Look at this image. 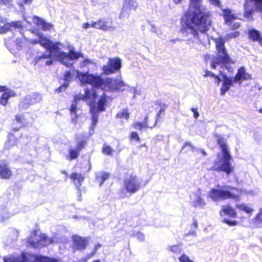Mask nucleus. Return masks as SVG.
I'll use <instances>...</instances> for the list:
<instances>
[{
	"mask_svg": "<svg viewBox=\"0 0 262 262\" xmlns=\"http://www.w3.org/2000/svg\"><path fill=\"white\" fill-rule=\"evenodd\" d=\"M191 4L195 10L189 11L185 14V18L182 20L181 32L188 37V40L193 42L199 39V31L205 33L211 25L210 14L202 11L199 8L200 0H190Z\"/></svg>",
	"mask_w": 262,
	"mask_h": 262,
	"instance_id": "nucleus-1",
	"label": "nucleus"
},
{
	"mask_svg": "<svg viewBox=\"0 0 262 262\" xmlns=\"http://www.w3.org/2000/svg\"><path fill=\"white\" fill-rule=\"evenodd\" d=\"M77 77L81 84H90L94 88H100L105 91L113 92L125 85L124 82L122 80L111 77L103 78L99 75L90 74L88 72H78Z\"/></svg>",
	"mask_w": 262,
	"mask_h": 262,
	"instance_id": "nucleus-2",
	"label": "nucleus"
},
{
	"mask_svg": "<svg viewBox=\"0 0 262 262\" xmlns=\"http://www.w3.org/2000/svg\"><path fill=\"white\" fill-rule=\"evenodd\" d=\"M217 143L220 147L221 152L217 154L212 168L216 171L224 172L229 175L233 170V167L231 163V155L226 142L223 138L218 137Z\"/></svg>",
	"mask_w": 262,
	"mask_h": 262,
	"instance_id": "nucleus-3",
	"label": "nucleus"
},
{
	"mask_svg": "<svg viewBox=\"0 0 262 262\" xmlns=\"http://www.w3.org/2000/svg\"><path fill=\"white\" fill-rule=\"evenodd\" d=\"M39 44L48 52L38 53L32 60V63L34 65H36L42 59H49L45 61V64L47 66L52 64L54 59H55L58 50H60L59 47L60 43L53 42L46 37L39 36Z\"/></svg>",
	"mask_w": 262,
	"mask_h": 262,
	"instance_id": "nucleus-4",
	"label": "nucleus"
},
{
	"mask_svg": "<svg viewBox=\"0 0 262 262\" xmlns=\"http://www.w3.org/2000/svg\"><path fill=\"white\" fill-rule=\"evenodd\" d=\"M208 197L213 201L232 199L236 201L239 200L238 189L231 186L217 185L216 188H212L208 193Z\"/></svg>",
	"mask_w": 262,
	"mask_h": 262,
	"instance_id": "nucleus-5",
	"label": "nucleus"
},
{
	"mask_svg": "<svg viewBox=\"0 0 262 262\" xmlns=\"http://www.w3.org/2000/svg\"><path fill=\"white\" fill-rule=\"evenodd\" d=\"M17 31L21 35V37L17 38L15 42L17 49L19 50L27 48L29 44V40L24 36V28L21 21H13L11 23H5L0 17V33H5L8 30Z\"/></svg>",
	"mask_w": 262,
	"mask_h": 262,
	"instance_id": "nucleus-6",
	"label": "nucleus"
},
{
	"mask_svg": "<svg viewBox=\"0 0 262 262\" xmlns=\"http://www.w3.org/2000/svg\"><path fill=\"white\" fill-rule=\"evenodd\" d=\"M215 42L217 53L216 56L212 60L211 68L215 69L217 66L222 65L225 66L228 71H230V69L232 68L229 66H227L226 64L230 63L231 59L225 48V40L220 37L215 39Z\"/></svg>",
	"mask_w": 262,
	"mask_h": 262,
	"instance_id": "nucleus-7",
	"label": "nucleus"
},
{
	"mask_svg": "<svg viewBox=\"0 0 262 262\" xmlns=\"http://www.w3.org/2000/svg\"><path fill=\"white\" fill-rule=\"evenodd\" d=\"M148 182V181H146L143 185L141 179L136 174H126L123 181V185L126 192L133 194L137 192Z\"/></svg>",
	"mask_w": 262,
	"mask_h": 262,
	"instance_id": "nucleus-8",
	"label": "nucleus"
},
{
	"mask_svg": "<svg viewBox=\"0 0 262 262\" xmlns=\"http://www.w3.org/2000/svg\"><path fill=\"white\" fill-rule=\"evenodd\" d=\"M96 88H94L93 87L92 90L86 89L85 91L84 96L83 95H76L74 97V100L72 102V103L71 105L70 108V112L71 116V122L73 124L77 123V118L78 117L77 115V105L78 104V101L84 98V97L86 98L90 99L91 102L92 101H95L97 95V92L96 91Z\"/></svg>",
	"mask_w": 262,
	"mask_h": 262,
	"instance_id": "nucleus-9",
	"label": "nucleus"
},
{
	"mask_svg": "<svg viewBox=\"0 0 262 262\" xmlns=\"http://www.w3.org/2000/svg\"><path fill=\"white\" fill-rule=\"evenodd\" d=\"M76 146L71 147L69 149V154L66 156V159L71 161L76 159L79 156L80 151L82 150L87 144V137L84 134L76 135Z\"/></svg>",
	"mask_w": 262,
	"mask_h": 262,
	"instance_id": "nucleus-10",
	"label": "nucleus"
},
{
	"mask_svg": "<svg viewBox=\"0 0 262 262\" xmlns=\"http://www.w3.org/2000/svg\"><path fill=\"white\" fill-rule=\"evenodd\" d=\"M28 242L32 247L40 248L51 244L57 243V240L54 237L49 238L45 234L38 236L36 233H34L28 238Z\"/></svg>",
	"mask_w": 262,
	"mask_h": 262,
	"instance_id": "nucleus-11",
	"label": "nucleus"
},
{
	"mask_svg": "<svg viewBox=\"0 0 262 262\" xmlns=\"http://www.w3.org/2000/svg\"><path fill=\"white\" fill-rule=\"evenodd\" d=\"M122 67L121 60L120 58H109L106 64L103 65L102 69L103 73L106 75L115 74L120 71Z\"/></svg>",
	"mask_w": 262,
	"mask_h": 262,
	"instance_id": "nucleus-12",
	"label": "nucleus"
},
{
	"mask_svg": "<svg viewBox=\"0 0 262 262\" xmlns=\"http://www.w3.org/2000/svg\"><path fill=\"white\" fill-rule=\"evenodd\" d=\"M190 204L195 208L203 209L205 208L207 203L203 198L202 191L198 189L190 195Z\"/></svg>",
	"mask_w": 262,
	"mask_h": 262,
	"instance_id": "nucleus-13",
	"label": "nucleus"
},
{
	"mask_svg": "<svg viewBox=\"0 0 262 262\" xmlns=\"http://www.w3.org/2000/svg\"><path fill=\"white\" fill-rule=\"evenodd\" d=\"M42 100L40 94L38 93H32L26 96L19 103V107L20 109L26 110L30 105L39 102Z\"/></svg>",
	"mask_w": 262,
	"mask_h": 262,
	"instance_id": "nucleus-14",
	"label": "nucleus"
},
{
	"mask_svg": "<svg viewBox=\"0 0 262 262\" xmlns=\"http://www.w3.org/2000/svg\"><path fill=\"white\" fill-rule=\"evenodd\" d=\"M37 255L23 252L19 256L4 257V262H34Z\"/></svg>",
	"mask_w": 262,
	"mask_h": 262,
	"instance_id": "nucleus-15",
	"label": "nucleus"
},
{
	"mask_svg": "<svg viewBox=\"0 0 262 262\" xmlns=\"http://www.w3.org/2000/svg\"><path fill=\"white\" fill-rule=\"evenodd\" d=\"M72 249L74 251H82L84 250L88 243L86 237H82L77 235L72 236Z\"/></svg>",
	"mask_w": 262,
	"mask_h": 262,
	"instance_id": "nucleus-16",
	"label": "nucleus"
},
{
	"mask_svg": "<svg viewBox=\"0 0 262 262\" xmlns=\"http://www.w3.org/2000/svg\"><path fill=\"white\" fill-rule=\"evenodd\" d=\"M220 73L222 77L223 83L222 86L220 89L221 95H224L227 92H228L230 88L233 85L234 82V78L229 77L226 74H225L222 71H220Z\"/></svg>",
	"mask_w": 262,
	"mask_h": 262,
	"instance_id": "nucleus-17",
	"label": "nucleus"
},
{
	"mask_svg": "<svg viewBox=\"0 0 262 262\" xmlns=\"http://www.w3.org/2000/svg\"><path fill=\"white\" fill-rule=\"evenodd\" d=\"M83 56V55L82 53L75 52L74 49H70L69 53L63 51H60V50H59L55 59L69 58L71 60H74L78 59L79 57Z\"/></svg>",
	"mask_w": 262,
	"mask_h": 262,
	"instance_id": "nucleus-18",
	"label": "nucleus"
},
{
	"mask_svg": "<svg viewBox=\"0 0 262 262\" xmlns=\"http://www.w3.org/2000/svg\"><path fill=\"white\" fill-rule=\"evenodd\" d=\"M234 82L241 84L243 81L251 78L250 75L247 73L244 67H242L238 69L237 72L233 77Z\"/></svg>",
	"mask_w": 262,
	"mask_h": 262,
	"instance_id": "nucleus-19",
	"label": "nucleus"
},
{
	"mask_svg": "<svg viewBox=\"0 0 262 262\" xmlns=\"http://www.w3.org/2000/svg\"><path fill=\"white\" fill-rule=\"evenodd\" d=\"M106 103V95L105 94H103L100 99H99L98 102L96 103L95 101H92L90 102L89 105L91 109V107L95 106V108L97 111V112H100L105 111V105Z\"/></svg>",
	"mask_w": 262,
	"mask_h": 262,
	"instance_id": "nucleus-20",
	"label": "nucleus"
},
{
	"mask_svg": "<svg viewBox=\"0 0 262 262\" xmlns=\"http://www.w3.org/2000/svg\"><path fill=\"white\" fill-rule=\"evenodd\" d=\"M92 27L103 31H109L113 28L106 19L104 18L99 19L97 21H92Z\"/></svg>",
	"mask_w": 262,
	"mask_h": 262,
	"instance_id": "nucleus-21",
	"label": "nucleus"
},
{
	"mask_svg": "<svg viewBox=\"0 0 262 262\" xmlns=\"http://www.w3.org/2000/svg\"><path fill=\"white\" fill-rule=\"evenodd\" d=\"M7 91L8 89L6 86L0 85V92H4L0 97V103L4 106H6L9 99L15 95L14 92L11 91L7 92Z\"/></svg>",
	"mask_w": 262,
	"mask_h": 262,
	"instance_id": "nucleus-22",
	"label": "nucleus"
},
{
	"mask_svg": "<svg viewBox=\"0 0 262 262\" xmlns=\"http://www.w3.org/2000/svg\"><path fill=\"white\" fill-rule=\"evenodd\" d=\"M12 174L11 170L6 161H0V177L4 179H8Z\"/></svg>",
	"mask_w": 262,
	"mask_h": 262,
	"instance_id": "nucleus-23",
	"label": "nucleus"
},
{
	"mask_svg": "<svg viewBox=\"0 0 262 262\" xmlns=\"http://www.w3.org/2000/svg\"><path fill=\"white\" fill-rule=\"evenodd\" d=\"M157 124V120L154 122L152 125H150L148 122V116L146 115L144 119L143 122H136L133 124L134 128L136 129L142 130V129L146 128H150L155 127Z\"/></svg>",
	"mask_w": 262,
	"mask_h": 262,
	"instance_id": "nucleus-24",
	"label": "nucleus"
},
{
	"mask_svg": "<svg viewBox=\"0 0 262 262\" xmlns=\"http://www.w3.org/2000/svg\"><path fill=\"white\" fill-rule=\"evenodd\" d=\"M95 176L96 182L99 183V186H101L110 177L108 173L102 171L95 172Z\"/></svg>",
	"mask_w": 262,
	"mask_h": 262,
	"instance_id": "nucleus-25",
	"label": "nucleus"
},
{
	"mask_svg": "<svg viewBox=\"0 0 262 262\" xmlns=\"http://www.w3.org/2000/svg\"><path fill=\"white\" fill-rule=\"evenodd\" d=\"M70 179L74 182L76 187L78 189H79L83 181L84 178L81 174L73 172L71 173L70 176Z\"/></svg>",
	"mask_w": 262,
	"mask_h": 262,
	"instance_id": "nucleus-26",
	"label": "nucleus"
},
{
	"mask_svg": "<svg viewBox=\"0 0 262 262\" xmlns=\"http://www.w3.org/2000/svg\"><path fill=\"white\" fill-rule=\"evenodd\" d=\"M248 36L250 39L253 41H262V37L259 31L255 29H251L248 31Z\"/></svg>",
	"mask_w": 262,
	"mask_h": 262,
	"instance_id": "nucleus-27",
	"label": "nucleus"
},
{
	"mask_svg": "<svg viewBox=\"0 0 262 262\" xmlns=\"http://www.w3.org/2000/svg\"><path fill=\"white\" fill-rule=\"evenodd\" d=\"M97 111L95 108V106L91 107V109L90 108V112L92 115V125L91 126L90 130L94 131V129L96 126L97 123H98V113L99 112H97Z\"/></svg>",
	"mask_w": 262,
	"mask_h": 262,
	"instance_id": "nucleus-28",
	"label": "nucleus"
},
{
	"mask_svg": "<svg viewBox=\"0 0 262 262\" xmlns=\"http://www.w3.org/2000/svg\"><path fill=\"white\" fill-rule=\"evenodd\" d=\"M220 215L223 216L224 215H227L231 217H235L236 212L235 210L229 206H224L222 207L220 211Z\"/></svg>",
	"mask_w": 262,
	"mask_h": 262,
	"instance_id": "nucleus-29",
	"label": "nucleus"
},
{
	"mask_svg": "<svg viewBox=\"0 0 262 262\" xmlns=\"http://www.w3.org/2000/svg\"><path fill=\"white\" fill-rule=\"evenodd\" d=\"M223 13V17L227 24L232 21L236 18V16L232 13L231 10L230 9H224Z\"/></svg>",
	"mask_w": 262,
	"mask_h": 262,
	"instance_id": "nucleus-30",
	"label": "nucleus"
},
{
	"mask_svg": "<svg viewBox=\"0 0 262 262\" xmlns=\"http://www.w3.org/2000/svg\"><path fill=\"white\" fill-rule=\"evenodd\" d=\"M35 18L37 20V25L41 26L43 31L50 30L53 28V25L51 23H47L42 18L36 16H35Z\"/></svg>",
	"mask_w": 262,
	"mask_h": 262,
	"instance_id": "nucleus-31",
	"label": "nucleus"
},
{
	"mask_svg": "<svg viewBox=\"0 0 262 262\" xmlns=\"http://www.w3.org/2000/svg\"><path fill=\"white\" fill-rule=\"evenodd\" d=\"M34 262H61L60 259L38 255Z\"/></svg>",
	"mask_w": 262,
	"mask_h": 262,
	"instance_id": "nucleus-32",
	"label": "nucleus"
},
{
	"mask_svg": "<svg viewBox=\"0 0 262 262\" xmlns=\"http://www.w3.org/2000/svg\"><path fill=\"white\" fill-rule=\"evenodd\" d=\"M17 212H15L16 213ZM15 212L11 213L8 211V208L4 207L0 209V221H4L13 215Z\"/></svg>",
	"mask_w": 262,
	"mask_h": 262,
	"instance_id": "nucleus-33",
	"label": "nucleus"
},
{
	"mask_svg": "<svg viewBox=\"0 0 262 262\" xmlns=\"http://www.w3.org/2000/svg\"><path fill=\"white\" fill-rule=\"evenodd\" d=\"M16 140L13 135L10 134L8 137V140L5 143V147L9 148L10 146L14 145L16 144Z\"/></svg>",
	"mask_w": 262,
	"mask_h": 262,
	"instance_id": "nucleus-34",
	"label": "nucleus"
},
{
	"mask_svg": "<svg viewBox=\"0 0 262 262\" xmlns=\"http://www.w3.org/2000/svg\"><path fill=\"white\" fill-rule=\"evenodd\" d=\"M236 207L238 209L243 211L247 213H251L253 211V209L251 208L244 203L237 204L236 205Z\"/></svg>",
	"mask_w": 262,
	"mask_h": 262,
	"instance_id": "nucleus-35",
	"label": "nucleus"
},
{
	"mask_svg": "<svg viewBox=\"0 0 262 262\" xmlns=\"http://www.w3.org/2000/svg\"><path fill=\"white\" fill-rule=\"evenodd\" d=\"M0 5H4L8 8H13L15 6L14 0H0Z\"/></svg>",
	"mask_w": 262,
	"mask_h": 262,
	"instance_id": "nucleus-36",
	"label": "nucleus"
},
{
	"mask_svg": "<svg viewBox=\"0 0 262 262\" xmlns=\"http://www.w3.org/2000/svg\"><path fill=\"white\" fill-rule=\"evenodd\" d=\"M253 12V10L252 8L249 9L246 5L245 6V12L244 14L245 17L249 19L252 18Z\"/></svg>",
	"mask_w": 262,
	"mask_h": 262,
	"instance_id": "nucleus-37",
	"label": "nucleus"
},
{
	"mask_svg": "<svg viewBox=\"0 0 262 262\" xmlns=\"http://www.w3.org/2000/svg\"><path fill=\"white\" fill-rule=\"evenodd\" d=\"M253 3L255 8L260 12H262V0H249Z\"/></svg>",
	"mask_w": 262,
	"mask_h": 262,
	"instance_id": "nucleus-38",
	"label": "nucleus"
},
{
	"mask_svg": "<svg viewBox=\"0 0 262 262\" xmlns=\"http://www.w3.org/2000/svg\"><path fill=\"white\" fill-rule=\"evenodd\" d=\"M102 151L105 155H111L113 152V149L110 146L105 144L103 145Z\"/></svg>",
	"mask_w": 262,
	"mask_h": 262,
	"instance_id": "nucleus-39",
	"label": "nucleus"
},
{
	"mask_svg": "<svg viewBox=\"0 0 262 262\" xmlns=\"http://www.w3.org/2000/svg\"><path fill=\"white\" fill-rule=\"evenodd\" d=\"M116 116L117 118H125L126 119H128L129 117V114L127 110H124L118 113Z\"/></svg>",
	"mask_w": 262,
	"mask_h": 262,
	"instance_id": "nucleus-40",
	"label": "nucleus"
},
{
	"mask_svg": "<svg viewBox=\"0 0 262 262\" xmlns=\"http://www.w3.org/2000/svg\"><path fill=\"white\" fill-rule=\"evenodd\" d=\"M168 250L174 253H181L182 252V250L179 245L169 246L168 248Z\"/></svg>",
	"mask_w": 262,
	"mask_h": 262,
	"instance_id": "nucleus-41",
	"label": "nucleus"
},
{
	"mask_svg": "<svg viewBox=\"0 0 262 262\" xmlns=\"http://www.w3.org/2000/svg\"><path fill=\"white\" fill-rule=\"evenodd\" d=\"M255 223L259 227H261L260 224L262 223V209H261L259 212L257 214L255 219Z\"/></svg>",
	"mask_w": 262,
	"mask_h": 262,
	"instance_id": "nucleus-42",
	"label": "nucleus"
},
{
	"mask_svg": "<svg viewBox=\"0 0 262 262\" xmlns=\"http://www.w3.org/2000/svg\"><path fill=\"white\" fill-rule=\"evenodd\" d=\"M196 236V233L195 231L194 230H193L191 229L187 233H186L184 235V238L186 241H188L189 238L190 236H192V237H195Z\"/></svg>",
	"mask_w": 262,
	"mask_h": 262,
	"instance_id": "nucleus-43",
	"label": "nucleus"
},
{
	"mask_svg": "<svg viewBox=\"0 0 262 262\" xmlns=\"http://www.w3.org/2000/svg\"><path fill=\"white\" fill-rule=\"evenodd\" d=\"M159 104L160 106V108L159 110L158 113L157 114L156 116L155 117L156 119H155V121L156 120H157V121L158 120V119L159 117L160 114L165 111V110L166 109V106H167L165 104L162 103H160Z\"/></svg>",
	"mask_w": 262,
	"mask_h": 262,
	"instance_id": "nucleus-44",
	"label": "nucleus"
},
{
	"mask_svg": "<svg viewBox=\"0 0 262 262\" xmlns=\"http://www.w3.org/2000/svg\"><path fill=\"white\" fill-rule=\"evenodd\" d=\"M32 1L33 0H23V2H22L21 0H18L16 1V3L20 8H22L24 7V4L27 5H30L32 4Z\"/></svg>",
	"mask_w": 262,
	"mask_h": 262,
	"instance_id": "nucleus-45",
	"label": "nucleus"
},
{
	"mask_svg": "<svg viewBox=\"0 0 262 262\" xmlns=\"http://www.w3.org/2000/svg\"><path fill=\"white\" fill-rule=\"evenodd\" d=\"M57 60H59L61 63L65 65L67 67H70L73 65V63L71 62V60L68 59H56Z\"/></svg>",
	"mask_w": 262,
	"mask_h": 262,
	"instance_id": "nucleus-46",
	"label": "nucleus"
},
{
	"mask_svg": "<svg viewBox=\"0 0 262 262\" xmlns=\"http://www.w3.org/2000/svg\"><path fill=\"white\" fill-rule=\"evenodd\" d=\"M180 262H194L191 260L189 257L185 254H182L180 257H179Z\"/></svg>",
	"mask_w": 262,
	"mask_h": 262,
	"instance_id": "nucleus-47",
	"label": "nucleus"
},
{
	"mask_svg": "<svg viewBox=\"0 0 262 262\" xmlns=\"http://www.w3.org/2000/svg\"><path fill=\"white\" fill-rule=\"evenodd\" d=\"M71 78V72L70 71H66L64 74V80L65 82H67L69 84V81H70Z\"/></svg>",
	"mask_w": 262,
	"mask_h": 262,
	"instance_id": "nucleus-48",
	"label": "nucleus"
},
{
	"mask_svg": "<svg viewBox=\"0 0 262 262\" xmlns=\"http://www.w3.org/2000/svg\"><path fill=\"white\" fill-rule=\"evenodd\" d=\"M223 222L227 224L229 226H236L237 224V222L235 221H231L227 219H224L223 220Z\"/></svg>",
	"mask_w": 262,
	"mask_h": 262,
	"instance_id": "nucleus-49",
	"label": "nucleus"
},
{
	"mask_svg": "<svg viewBox=\"0 0 262 262\" xmlns=\"http://www.w3.org/2000/svg\"><path fill=\"white\" fill-rule=\"evenodd\" d=\"M239 35V32L238 31H234L231 32L226 35V38H235L238 36Z\"/></svg>",
	"mask_w": 262,
	"mask_h": 262,
	"instance_id": "nucleus-50",
	"label": "nucleus"
},
{
	"mask_svg": "<svg viewBox=\"0 0 262 262\" xmlns=\"http://www.w3.org/2000/svg\"><path fill=\"white\" fill-rule=\"evenodd\" d=\"M69 86V84L67 82H64L62 85L58 88L55 90V91L57 93H60L62 91H64Z\"/></svg>",
	"mask_w": 262,
	"mask_h": 262,
	"instance_id": "nucleus-51",
	"label": "nucleus"
},
{
	"mask_svg": "<svg viewBox=\"0 0 262 262\" xmlns=\"http://www.w3.org/2000/svg\"><path fill=\"white\" fill-rule=\"evenodd\" d=\"M138 5L136 2L133 1L132 2H130L128 3L127 4H126V7H128L130 9H135L137 7Z\"/></svg>",
	"mask_w": 262,
	"mask_h": 262,
	"instance_id": "nucleus-52",
	"label": "nucleus"
},
{
	"mask_svg": "<svg viewBox=\"0 0 262 262\" xmlns=\"http://www.w3.org/2000/svg\"><path fill=\"white\" fill-rule=\"evenodd\" d=\"M130 137L132 139L135 140L138 142L140 141V138L137 132H132L131 133Z\"/></svg>",
	"mask_w": 262,
	"mask_h": 262,
	"instance_id": "nucleus-53",
	"label": "nucleus"
},
{
	"mask_svg": "<svg viewBox=\"0 0 262 262\" xmlns=\"http://www.w3.org/2000/svg\"><path fill=\"white\" fill-rule=\"evenodd\" d=\"M136 237L138 240L141 242H143L145 239L144 234L140 232H138L136 235Z\"/></svg>",
	"mask_w": 262,
	"mask_h": 262,
	"instance_id": "nucleus-54",
	"label": "nucleus"
},
{
	"mask_svg": "<svg viewBox=\"0 0 262 262\" xmlns=\"http://www.w3.org/2000/svg\"><path fill=\"white\" fill-rule=\"evenodd\" d=\"M15 120L18 123L23 125V117L21 115L17 114L15 116Z\"/></svg>",
	"mask_w": 262,
	"mask_h": 262,
	"instance_id": "nucleus-55",
	"label": "nucleus"
},
{
	"mask_svg": "<svg viewBox=\"0 0 262 262\" xmlns=\"http://www.w3.org/2000/svg\"><path fill=\"white\" fill-rule=\"evenodd\" d=\"M191 111L193 113V117L195 119H198L199 117V113L196 108L192 107Z\"/></svg>",
	"mask_w": 262,
	"mask_h": 262,
	"instance_id": "nucleus-56",
	"label": "nucleus"
},
{
	"mask_svg": "<svg viewBox=\"0 0 262 262\" xmlns=\"http://www.w3.org/2000/svg\"><path fill=\"white\" fill-rule=\"evenodd\" d=\"M215 76V74L211 72V71L206 70L205 71V74H204V77H208V76H211L214 78V77Z\"/></svg>",
	"mask_w": 262,
	"mask_h": 262,
	"instance_id": "nucleus-57",
	"label": "nucleus"
},
{
	"mask_svg": "<svg viewBox=\"0 0 262 262\" xmlns=\"http://www.w3.org/2000/svg\"><path fill=\"white\" fill-rule=\"evenodd\" d=\"M210 1L211 3L213 5H215L219 7L221 6V3H220V0H210Z\"/></svg>",
	"mask_w": 262,
	"mask_h": 262,
	"instance_id": "nucleus-58",
	"label": "nucleus"
},
{
	"mask_svg": "<svg viewBox=\"0 0 262 262\" xmlns=\"http://www.w3.org/2000/svg\"><path fill=\"white\" fill-rule=\"evenodd\" d=\"M214 78L215 79V82L217 84V85H219L220 84L222 79L216 75H215V76L214 77Z\"/></svg>",
	"mask_w": 262,
	"mask_h": 262,
	"instance_id": "nucleus-59",
	"label": "nucleus"
},
{
	"mask_svg": "<svg viewBox=\"0 0 262 262\" xmlns=\"http://www.w3.org/2000/svg\"><path fill=\"white\" fill-rule=\"evenodd\" d=\"M90 27H92V23L90 24L89 23L87 22L83 25V28L84 29H88Z\"/></svg>",
	"mask_w": 262,
	"mask_h": 262,
	"instance_id": "nucleus-60",
	"label": "nucleus"
},
{
	"mask_svg": "<svg viewBox=\"0 0 262 262\" xmlns=\"http://www.w3.org/2000/svg\"><path fill=\"white\" fill-rule=\"evenodd\" d=\"M29 42H31L32 44H33V45L39 43V39H32L30 40H29Z\"/></svg>",
	"mask_w": 262,
	"mask_h": 262,
	"instance_id": "nucleus-61",
	"label": "nucleus"
},
{
	"mask_svg": "<svg viewBox=\"0 0 262 262\" xmlns=\"http://www.w3.org/2000/svg\"><path fill=\"white\" fill-rule=\"evenodd\" d=\"M150 25L151 28V31L152 32H154V33H156L157 32V29L155 27V25L152 24V23H150Z\"/></svg>",
	"mask_w": 262,
	"mask_h": 262,
	"instance_id": "nucleus-62",
	"label": "nucleus"
},
{
	"mask_svg": "<svg viewBox=\"0 0 262 262\" xmlns=\"http://www.w3.org/2000/svg\"><path fill=\"white\" fill-rule=\"evenodd\" d=\"M187 146L191 147L192 148V150H193L194 147L192 146V144L190 142H186L184 144V146L183 147V148H184L185 147H186Z\"/></svg>",
	"mask_w": 262,
	"mask_h": 262,
	"instance_id": "nucleus-63",
	"label": "nucleus"
},
{
	"mask_svg": "<svg viewBox=\"0 0 262 262\" xmlns=\"http://www.w3.org/2000/svg\"><path fill=\"white\" fill-rule=\"evenodd\" d=\"M191 227H194L195 229L198 228V222L195 220H193V222L191 225Z\"/></svg>",
	"mask_w": 262,
	"mask_h": 262,
	"instance_id": "nucleus-64",
	"label": "nucleus"
}]
</instances>
